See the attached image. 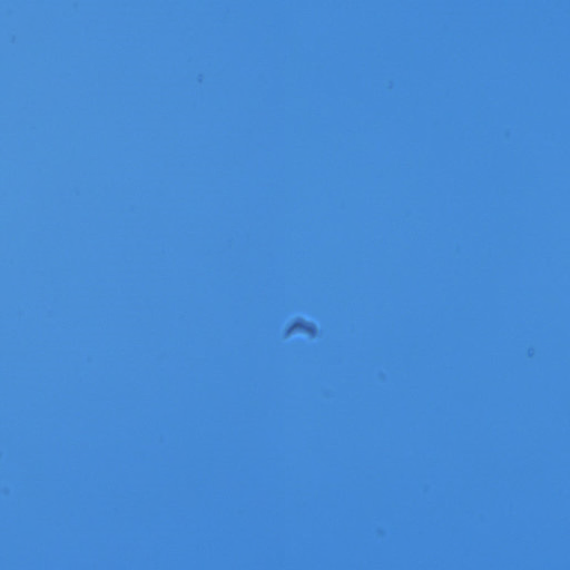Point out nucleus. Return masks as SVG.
I'll return each instance as SVG.
<instances>
[{
    "label": "nucleus",
    "instance_id": "nucleus-10",
    "mask_svg": "<svg viewBox=\"0 0 570 570\" xmlns=\"http://www.w3.org/2000/svg\"><path fill=\"white\" fill-rule=\"evenodd\" d=\"M500 570H503V566H500Z\"/></svg>",
    "mask_w": 570,
    "mask_h": 570
},
{
    "label": "nucleus",
    "instance_id": "nucleus-3",
    "mask_svg": "<svg viewBox=\"0 0 570 570\" xmlns=\"http://www.w3.org/2000/svg\"><path fill=\"white\" fill-rule=\"evenodd\" d=\"M500 524H503V508H500Z\"/></svg>",
    "mask_w": 570,
    "mask_h": 570
},
{
    "label": "nucleus",
    "instance_id": "nucleus-1",
    "mask_svg": "<svg viewBox=\"0 0 570 570\" xmlns=\"http://www.w3.org/2000/svg\"><path fill=\"white\" fill-rule=\"evenodd\" d=\"M500 524H503V508H500Z\"/></svg>",
    "mask_w": 570,
    "mask_h": 570
},
{
    "label": "nucleus",
    "instance_id": "nucleus-4",
    "mask_svg": "<svg viewBox=\"0 0 570 570\" xmlns=\"http://www.w3.org/2000/svg\"><path fill=\"white\" fill-rule=\"evenodd\" d=\"M500 524H503V508H500Z\"/></svg>",
    "mask_w": 570,
    "mask_h": 570
},
{
    "label": "nucleus",
    "instance_id": "nucleus-2",
    "mask_svg": "<svg viewBox=\"0 0 570 570\" xmlns=\"http://www.w3.org/2000/svg\"><path fill=\"white\" fill-rule=\"evenodd\" d=\"M500 524H503V508H500Z\"/></svg>",
    "mask_w": 570,
    "mask_h": 570
},
{
    "label": "nucleus",
    "instance_id": "nucleus-21",
    "mask_svg": "<svg viewBox=\"0 0 570 570\" xmlns=\"http://www.w3.org/2000/svg\"><path fill=\"white\" fill-rule=\"evenodd\" d=\"M500 570H503V566H500Z\"/></svg>",
    "mask_w": 570,
    "mask_h": 570
},
{
    "label": "nucleus",
    "instance_id": "nucleus-20",
    "mask_svg": "<svg viewBox=\"0 0 570 570\" xmlns=\"http://www.w3.org/2000/svg\"><path fill=\"white\" fill-rule=\"evenodd\" d=\"M500 570H503V566H500Z\"/></svg>",
    "mask_w": 570,
    "mask_h": 570
},
{
    "label": "nucleus",
    "instance_id": "nucleus-18",
    "mask_svg": "<svg viewBox=\"0 0 570 570\" xmlns=\"http://www.w3.org/2000/svg\"><path fill=\"white\" fill-rule=\"evenodd\" d=\"M500 570H503V566H500Z\"/></svg>",
    "mask_w": 570,
    "mask_h": 570
},
{
    "label": "nucleus",
    "instance_id": "nucleus-11",
    "mask_svg": "<svg viewBox=\"0 0 570 570\" xmlns=\"http://www.w3.org/2000/svg\"><path fill=\"white\" fill-rule=\"evenodd\" d=\"M500 570H503V566H500Z\"/></svg>",
    "mask_w": 570,
    "mask_h": 570
},
{
    "label": "nucleus",
    "instance_id": "nucleus-15",
    "mask_svg": "<svg viewBox=\"0 0 570 570\" xmlns=\"http://www.w3.org/2000/svg\"><path fill=\"white\" fill-rule=\"evenodd\" d=\"M500 570H503V566H500Z\"/></svg>",
    "mask_w": 570,
    "mask_h": 570
},
{
    "label": "nucleus",
    "instance_id": "nucleus-27",
    "mask_svg": "<svg viewBox=\"0 0 570 570\" xmlns=\"http://www.w3.org/2000/svg\"><path fill=\"white\" fill-rule=\"evenodd\" d=\"M500 3L502 4V3H503V0H500Z\"/></svg>",
    "mask_w": 570,
    "mask_h": 570
},
{
    "label": "nucleus",
    "instance_id": "nucleus-16",
    "mask_svg": "<svg viewBox=\"0 0 570 570\" xmlns=\"http://www.w3.org/2000/svg\"><path fill=\"white\" fill-rule=\"evenodd\" d=\"M500 570H503V566H500Z\"/></svg>",
    "mask_w": 570,
    "mask_h": 570
},
{
    "label": "nucleus",
    "instance_id": "nucleus-14",
    "mask_svg": "<svg viewBox=\"0 0 570 570\" xmlns=\"http://www.w3.org/2000/svg\"><path fill=\"white\" fill-rule=\"evenodd\" d=\"M500 570H503V566H500Z\"/></svg>",
    "mask_w": 570,
    "mask_h": 570
},
{
    "label": "nucleus",
    "instance_id": "nucleus-8",
    "mask_svg": "<svg viewBox=\"0 0 570 570\" xmlns=\"http://www.w3.org/2000/svg\"><path fill=\"white\" fill-rule=\"evenodd\" d=\"M500 570H503V566H500Z\"/></svg>",
    "mask_w": 570,
    "mask_h": 570
},
{
    "label": "nucleus",
    "instance_id": "nucleus-5",
    "mask_svg": "<svg viewBox=\"0 0 570 570\" xmlns=\"http://www.w3.org/2000/svg\"><path fill=\"white\" fill-rule=\"evenodd\" d=\"M500 524H503V508H500Z\"/></svg>",
    "mask_w": 570,
    "mask_h": 570
},
{
    "label": "nucleus",
    "instance_id": "nucleus-24",
    "mask_svg": "<svg viewBox=\"0 0 570 570\" xmlns=\"http://www.w3.org/2000/svg\"><path fill=\"white\" fill-rule=\"evenodd\" d=\"M500 570H503V566H500Z\"/></svg>",
    "mask_w": 570,
    "mask_h": 570
},
{
    "label": "nucleus",
    "instance_id": "nucleus-6",
    "mask_svg": "<svg viewBox=\"0 0 570 570\" xmlns=\"http://www.w3.org/2000/svg\"><path fill=\"white\" fill-rule=\"evenodd\" d=\"M500 524H503V508H500Z\"/></svg>",
    "mask_w": 570,
    "mask_h": 570
},
{
    "label": "nucleus",
    "instance_id": "nucleus-23",
    "mask_svg": "<svg viewBox=\"0 0 570 570\" xmlns=\"http://www.w3.org/2000/svg\"><path fill=\"white\" fill-rule=\"evenodd\" d=\"M500 570H503V566H500Z\"/></svg>",
    "mask_w": 570,
    "mask_h": 570
},
{
    "label": "nucleus",
    "instance_id": "nucleus-28",
    "mask_svg": "<svg viewBox=\"0 0 570 570\" xmlns=\"http://www.w3.org/2000/svg\"><path fill=\"white\" fill-rule=\"evenodd\" d=\"M500 3L502 4V3H503V0H500Z\"/></svg>",
    "mask_w": 570,
    "mask_h": 570
},
{
    "label": "nucleus",
    "instance_id": "nucleus-17",
    "mask_svg": "<svg viewBox=\"0 0 570 570\" xmlns=\"http://www.w3.org/2000/svg\"><path fill=\"white\" fill-rule=\"evenodd\" d=\"M500 570H503V566H500Z\"/></svg>",
    "mask_w": 570,
    "mask_h": 570
},
{
    "label": "nucleus",
    "instance_id": "nucleus-12",
    "mask_svg": "<svg viewBox=\"0 0 570 570\" xmlns=\"http://www.w3.org/2000/svg\"><path fill=\"white\" fill-rule=\"evenodd\" d=\"M500 570H503V566H500Z\"/></svg>",
    "mask_w": 570,
    "mask_h": 570
},
{
    "label": "nucleus",
    "instance_id": "nucleus-9",
    "mask_svg": "<svg viewBox=\"0 0 570 570\" xmlns=\"http://www.w3.org/2000/svg\"><path fill=\"white\" fill-rule=\"evenodd\" d=\"M500 570H503V566H500Z\"/></svg>",
    "mask_w": 570,
    "mask_h": 570
},
{
    "label": "nucleus",
    "instance_id": "nucleus-25",
    "mask_svg": "<svg viewBox=\"0 0 570 570\" xmlns=\"http://www.w3.org/2000/svg\"><path fill=\"white\" fill-rule=\"evenodd\" d=\"M500 570H503V566H500Z\"/></svg>",
    "mask_w": 570,
    "mask_h": 570
},
{
    "label": "nucleus",
    "instance_id": "nucleus-26",
    "mask_svg": "<svg viewBox=\"0 0 570 570\" xmlns=\"http://www.w3.org/2000/svg\"><path fill=\"white\" fill-rule=\"evenodd\" d=\"M500 570H503V566H500Z\"/></svg>",
    "mask_w": 570,
    "mask_h": 570
},
{
    "label": "nucleus",
    "instance_id": "nucleus-19",
    "mask_svg": "<svg viewBox=\"0 0 570 570\" xmlns=\"http://www.w3.org/2000/svg\"><path fill=\"white\" fill-rule=\"evenodd\" d=\"M500 570H503V566H500Z\"/></svg>",
    "mask_w": 570,
    "mask_h": 570
},
{
    "label": "nucleus",
    "instance_id": "nucleus-22",
    "mask_svg": "<svg viewBox=\"0 0 570 570\" xmlns=\"http://www.w3.org/2000/svg\"><path fill=\"white\" fill-rule=\"evenodd\" d=\"M500 570H503V566H500Z\"/></svg>",
    "mask_w": 570,
    "mask_h": 570
},
{
    "label": "nucleus",
    "instance_id": "nucleus-7",
    "mask_svg": "<svg viewBox=\"0 0 570 570\" xmlns=\"http://www.w3.org/2000/svg\"><path fill=\"white\" fill-rule=\"evenodd\" d=\"M500 524H503V508H500Z\"/></svg>",
    "mask_w": 570,
    "mask_h": 570
},
{
    "label": "nucleus",
    "instance_id": "nucleus-13",
    "mask_svg": "<svg viewBox=\"0 0 570 570\" xmlns=\"http://www.w3.org/2000/svg\"><path fill=\"white\" fill-rule=\"evenodd\" d=\"M500 570H503V566H500Z\"/></svg>",
    "mask_w": 570,
    "mask_h": 570
},
{
    "label": "nucleus",
    "instance_id": "nucleus-29",
    "mask_svg": "<svg viewBox=\"0 0 570 570\" xmlns=\"http://www.w3.org/2000/svg\"><path fill=\"white\" fill-rule=\"evenodd\" d=\"M500 3L502 4V3H503V0H500Z\"/></svg>",
    "mask_w": 570,
    "mask_h": 570
}]
</instances>
